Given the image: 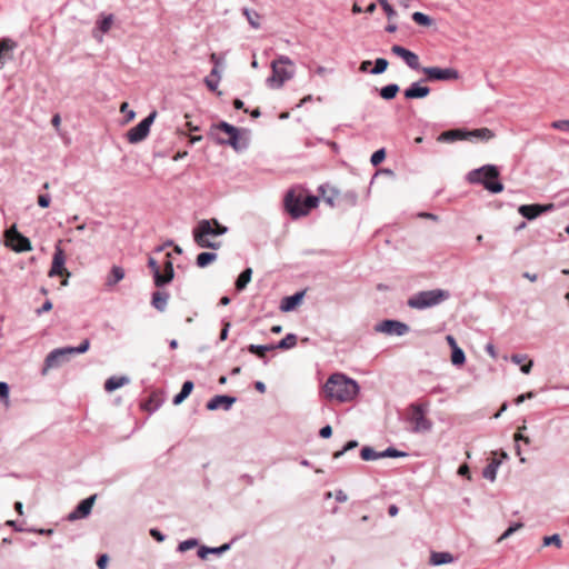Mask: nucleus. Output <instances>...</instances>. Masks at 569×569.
I'll list each match as a JSON object with an SVG mask.
<instances>
[{
  "mask_svg": "<svg viewBox=\"0 0 569 569\" xmlns=\"http://www.w3.org/2000/svg\"><path fill=\"white\" fill-rule=\"evenodd\" d=\"M323 389L329 399L348 402L358 395L359 385L343 373H333L328 378Z\"/></svg>",
  "mask_w": 569,
  "mask_h": 569,
  "instance_id": "f257e3e1",
  "label": "nucleus"
},
{
  "mask_svg": "<svg viewBox=\"0 0 569 569\" xmlns=\"http://www.w3.org/2000/svg\"><path fill=\"white\" fill-rule=\"evenodd\" d=\"M228 231V228L220 224L217 219L200 220L192 231L193 240L200 248L218 249L221 246L220 241H211L208 236H222Z\"/></svg>",
  "mask_w": 569,
  "mask_h": 569,
  "instance_id": "f03ea898",
  "label": "nucleus"
},
{
  "mask_svg": "<svg viewBox=\"0 0 569 569\" xmlns=\"http://www.w3.org/2000/svg\"><path fill=\"white\" fill-rule=\"evenodd\" d=\"M210 134L218 144L231 146L236 151L243 150L248 146L247 141L241 139L240 130L226 121L213 124Z\"/></svg>",
  "mask_w": 569,
  "mask_h": 569,
  "instance_id": "7ed1b4c3",
  "label": "nucleus"
},
{
  "mask_svg": "<svg viewBox=\"0 0 569 569\" xmlns=\"http://www.w3.org/2000/svg\"><path fill=\"white\" fill-rule=\"evenodd\" d=\"M499 170L496 166L486 164L468 173V180L471 183L482 184L488 191L499 193L503 190V184L498 181Z\"/></svg>",
  "mask_w": 569,
  "mask_h": 569,
  "instance_id": "20e7f679",
  "label": "nucleus"
},
{
  "mask_svg": "<svg viewBox=\"0 0 569 569\" xmlns=\"http://www.w3.org/2000/svg\"><path fill=\"white\" fill-rule=\"evenodd\" d=\"M450 297L449 291L443 289H432L419 291L408 299V306L412 309L423 310L438 306Z\"/></svg>",
  "mask_w": 569,
  "mask_h": 569,
  "instance_id": "39448f33",
  "label": "nucleus"
},
{
  "mask_svg": "<svg viewBox=\"0 0 569 569\" xmlns=\"http://www.w3.org/2000/svg\"><path fill=\"white\" fill-rule=\"evenodd\" d=\"M291 64V60L286 56H280L277 60L272 61V74L267 79L268 86L270 88L279 89L287 80L291 79L293 71L286 68V66Z\"/></svg>",
  "mask_w": 569,
  "mask_h": 569,
  "instance_id": "423d86ee",
  "label": "nucleus"
},
{
  "mask_svg": "<svg viewBox=\"0 0 569 569\" xmlns=\"http://www.w3.org/2000/svg\"><path fill=\"white\" fill-rule=\"evenodd\" d=\"M410 421L413 423L412 431L416 433L428 432L432 429V422L426 418L428 403H412L410 406Z\"/></svg>",
  "mask_w": 569,
  "mask_h": 569,
  "instance_id": "0eeeda50",
  "label": "nucleus"
},
{
  "mask_svg": "<svg viewBox=\"0 0 569 569\" xmlns=\"http://www.w3.org/2000/svg\"><path fill=\"white\" fill-rule=\"evenodd\" d=\"M421 72L426 76L421 81H455L460 78L455 68L422 67Z\"/></svg>",
  "mask_w": 569,
  "mask_h": 569,
  "instance_id": "6e6552de",
  "label": "nucleus"
},
{
  "mask_svg": "<svg viewBox=\"0 0 569 569\" xmlns=\"http://www.w3.org/2000/svg\"><path fill=\"white\" fill-rule=\"evenodd\" d=\"M157 116L156 111H152L148 117L141 120L137 126L131 128L127 132V139L130 143H138L147 138L150 131V127Z\"/></svg>",
  "mask_w": 569,
  "mask_h": 569,
  "instance_id": "1a4fd4ad",
  "label": "nucleus"
},
{
  "mask_svg": "<svg viewBox=\"0 0 569 569\" xmlns=\"http://www.w3.org/2000/svg\"><path fill=\"white\" fill-rule=\"evenodd\" d=\"M71 358V350L68 347L58 348L52 350L46 358L42 368V375H46L49 369L61 367L63 363L69 361Z\"/></svg>",
  "mask_w": 569,
  "mask_h": 569,
  "instance_id": "9d476101",
  "label": "nucleus"
},
{
  "mask_svg": "<svg viewBox=\"0 0 569 569\" xmlns=\"http://www.w3.org/2000/svg\"><path fill=\"white\" fill-rule=\"evenodd\" d=\"M6 244L17 252L31 250V242L17 231L14 227L6 231Z\"/></svg>",
  "mask_w": 569,
  "mask_h": 569,
  "instance_id": "9b49d317",
  "label": "nucleus"
},
{
  "mask_svg": "<svg viewBox=\"0 0 569 569\" xmlns=\"http://www.w3.org/2000/svg\"><path fill=\"white\" fill-rule=\"evenodd\" d=\"M375 329L389 336H403L409 332V326L398 320H383Z\"/></svg>",
  "mask_w": 569,
  "mask_h": 569,
  "instance_id": "f8f14e48",
  "label": "nucleus"
},
{
  "mask_svg": "<svg viewBox=\"0 0 569 569\" xmlns=\"http://www.w3.org/2000/svg\"><path fill=\"white\" fill-rule=\"evenodd\" d=\"M391 52L401 58L410 69L421 71L422 67L420 66L419 57L415 52L399 44H393Z\"/></svg>",
  "mask_w": 569,
  "mask_h": 569,
  "instance_id": "ddd939ff",
  "label": "nucleus"
},
{
  "mask_svg": "<svg viewBox=\"0 0 569 569\" xmlns=\"http://www.w3.org/2000/svg\"><path fill=\"white\" fill-rule=\"evenodd\" d=\"M284 207L293 219L306 216V210H302L301 194H296L293 191L286 194Z\"/></svg>",
  "mask_w": 569,
  "mask_h": 569,
  "instance_id": "4468645a",
  "label": "nucleus"
},
{
  "mask_svg": "<svg viewBox=\"0 0 569 569\" xmlns=\"http://www.w3.org/2000/svg\"><path fill=\"white\" fill-rule=\"evenodd\" d=\"M552 209H553L552 203H549V204H522L519 207L518 211L523 218H526L528 220H532V219L537 218L538 216H540L541 213L548 212Z\"/></svg>",
  "mask_w": 569,
  "mask_h": 569,
  "instance_id": "2eb2a0df",
  "label": "nucleus"
},
{
  "mask_svg": "<svg viewBox=\"0 0 569 569\" xmlns=\"http://www.w3.org/2000/svg\"><path fill=\"white\" fill-rule=\"evenodd\" d=\"M96 500V495L88 497L82 500L77 508L68 515V520L74 521L78 519L86 518L90 515L92 506Z\"/></svg>",
  "mask_w": 569,
  "mask_h": 569,
  "instance_id": "dca6fc26",
  "label": "nucleus"
},
{
  "mask_svg": "<svg viewBox=\"0 0 569 569\" xmlns=\"http://www.w3.org/2000/svg\"><path fill=\"white\" fill-rule=\"evenodd\" d=\"M237 401L236 397L227 396V395H217L212 397L206 405L207 409L210 411L222 408L223 410H229L232 405Z\"/></svg>",
  "mask_w": 569,
  "mask_h": 569,
  "instance_id": "f3484780",
  "label": "nucleus"
},
{
  "mask_svg": "<svg viewBox=\"0 0 569 569\" xmlns=\"http://www.w3.org/2000/svg\"><path fill=\"white\" fill-rule=\"evenodd\" d=\"M421 81L412 82L405 91L403 96L408 100L422 99L430 93V88L420 84Z\"/></svg>",
  "mask_w": 569,
  "mask_h": 569,
  "instance_id": "a211bd4d",
  "label": "nucleus"
},
{
  "mask_svg": "<svg viewBox=\"0 0 569 569\" xmlns=\"http://www.w3.org/2000/svg\"><path fill=\"white\" fill-rule=\"evenodd\" d=\"M16 47V42L11 39L7 38L0 41V69L12 58V51Z\"/></svg>",
  "mask_w": 569,
  "mask_h": 569,
  "instance_id": "6ab92c4d",
  "label": "nucleus"
},
{
  "mask_svg": "<svg viewBox=\"0 0 569 569\" xmlns=\"http://www.w3.org/2000/svg\"><path fill=\"white\" fill-rule=\"evenodd\" d=\"M168 257V260L166 262V266H164V273L160 274V277H157V287L158 288H162L163 286L168 284L169 282L172 281L173 277H174V270H173V264L170 260V253L167 254Z\"/></svg>",
  "mask_w": 569,
  "mask_h": 569,
  "instance_id": "aec40b11",
  "label": "nucleus"
},
{
  "mask_svg": "<svg viewBox=\"0 0 569 569\" xmlns=\"http://www.w3.org/2000/svg\"><path fill=\"white\" fill-rule=\"evenodd\" d=\"M169 298L170 296L166 291H154L152 293L151 305L158 311L163 312L167 309Z\"/></svg>",
  "mask_w": 569,
  "mask_h": 569,
  "instance_id": "412c9836",
  "label": "nucleus"
},
{
  "mask_svg": "<svg viewBox=\"0 0 569 569\" xmlns=\"http://www.w3.org/2000/svg\"><path fill=\"white\" fill-rule=\"evenodd\" d=\"M495 137V133L489 128H479L470 131H466V140H482L488 141Z\"/></svg>",
  "mask_w": 569,
  "mask_h": 569,
  "instance_id": "4be33fe9",
  "label": "nucleus"
},
{
  "mask_svg": "<svg viewBox=\"0 0 569 569\" xmlns=\"http://www.w3.org/2000/svg\"><path fill=\"white\" fill-rule=\"evenodd\" d=\"M303 292H297L292 296L284 297L281 301L280 309L281 311L288 312L293 310L302 300Z\"/></svg>",
  "mask_w": 569,
  "mask_h": 569,
  "instance_id": "5701e85b",
  "label": "nucleus"
},
{
  "mask_svg": "<svg viewBox=\"0 0 569 569\" xmlns=\"http://www.w3.org/2000/svg\"><path fill=\"white\" fill-rule=\"evenodd\" d=\"M455 558L450 552L447 551H432L430 555V565L441 566L453 562Z\"/></svg>",
  "mask_w": 569,
  "mask_h": 569,
  "instance_id": "b1692460",
  "label": "nucleus"
},
{
  "mask_svg": "<svg viewBox=\"0 0 569 569\" xmlns=\"http://www.w3.org/2000/svg\"><path fill=\"white\" fill-rule=\"evenodd\" d=\"M64 257L61 250H58L53 256L52 267L50 269L49 276H62L66 271L64 269Z\"/></svg>",
  "mask_w": 569,
  "mask_h": 569,
  "instance_id": "393cba45",
  "label": "nucleus"
},
{
  "mask_svg": "<svg viewBox=\"0 0 569 569\" xmlns=\"http://www.w3.org/2000/svg\"><path fill=\"white\" fill-rule=\"evenodd\" d=\"M438 140L442 141V142H453L456 140H466V131L460 130V129L443 131L439 136Z\"/></svg>",
  "mask_w": 569,
  "mask_h": 569,
  "instance_id": "a878e982",
  "label": "nucleus"
},
{
  "mask_svg": "<svg viewBox=\"0 0 569 569\" xmlns=\"http://www.w3.org/2000/svg\"><path fill=\"white\" fill-rule=\"evenodd\" d=\"M193 387H194V385L192 381H190V380L184 381L180 392L173 397L172 403L174 406L182 403L189 397V395L192 392Z\"/></svg>",
  "mask_w": 569,
  "mask_h": 569,
  "instance_id": "bb28decb",
  "label": "nucleus"
},
{
  "mask_svg": "<svg viewBox=\"0 0 569 569\" xmlns=\"http://www.w3.org/2000/svg\"><path fill=\"white\" fill-rule=\"evenodd\" d=\"M127 383H129V378H127L124 376H122V377L112 376L109 379H107V381L104 382V389L108 392H112Z\"/></svg>",
  "mask_w": 569,
  "mask_h": 569,
  "instance_id": "cd10ccee",
  "label": "nucleus"
},
{
  "mask_svg": "<svg viewBox=\"0 0 569 569\" xmlns=\"http://www.w3.org/2000/svg\"><path fill=\"white\" fill-rule=\"evenodd\" d=\"M242 13L246 17L248 23L253 29H259L261 27V23H260L261 16L256 10H252V9H249V8H243L242 9Z\"/></svg>",
  "mask_w": 569,
  "mask_h": 569,
  "instance_id": "c85d7f7f",
  "label": "nucleus"
},
{
  "mask_svg": "<svg viewBox=\"0 0 569 569\" xmlns=\"http://www.w3.org/2000/svg\"><path fill=\"white\" fill-rule=\"evenodd\" d=\"M500 463H501L500 460L492 459L482 471L483 478L493 482L496 480L497 471H498Z\"/></svg>",
  "mask_w": 569,
  "mask_h": 569,
  "instance_id": "c756f323",
  "label": "nucleus"
},
{
  "mask_svg": "<svg viewBox=\"0 0 569 569\" xmlns=\"http://www.w3.org/2000/svg\"><path fill=\"white\" fill-rule=\"evenodd\" d=\"M399 90L400 88L397 83H390L382 87L379 91V94L385 100H392L397 96Z\"/></svg>",
  "mask_w": 569,
  "mask_h": 569,
  "instance_id": "7c9ffc66",
  "label": "nucleus"
},
{
  "mask_svg": "<svg viewBox=\"0 0 569 569\" xmlns=\"http://www.w3.org/2000/svg\"><path fill=\"white\" fill-rule=\"evenodd\" d=\"M251 276H252V269L251 268L244 269L239 274L238 279L236 280V289L238 291H242L247 287V284L250 282Z\"/></svg>",
  "mask_w": 569,
  "mask_h": 569,
  "instance_id": "2f4dec72",
  "label": "nucleus"
},
{
  "mask_svg": "<svg viewBox=\"0 0 569 569\" xmlns=\"http://www.w3.org/2000/svg\"><path fill=\"white\" fill-rule=\"evenodd\" d=\"M297 336L295 333H287L277 345H273L276 349H291L297 345Z\"/></svg>",
  "mask_w": 569,
  "mask_h": 569,
  "instance_id": "473e14b6",
  "label": "nucleus"
},
{
  "mask_svg": "<svg viewBox=\"0 0 569 569\" xmlns=\"http://www.w3.org/2000/svg\"><path fill=\"white\" fill-rule=\"evenodd\" d=\"M218 256L217 253L214 252H201L197 256V266L199 268H204L207 267L208 264H210L211 262H213L214 260H217Z\"/></svg>",
  "mask_w": 569,
  "mask_h": 569,
  "instance_id": "72a5a7b5",
  "label": "nucleus"
},
{
  "mask_svg": "<svg viewBox=\"0 0 569 569\" xmlns=\"http://www.w3.org/2000/svg\"><path fill=\"white\" fill-rule=\"evenodd\" d=\"M124 278V270L119 266L111 268L110 277L108 278L107 284L113 286Z\"/></svg>",
  "mask_w": 569,
  "mask_h": 569,
  "instance_id": "f704fd0d",
  "label": "nucleus"
},
{
  "mask_svg": "<svg viewBox=\"0 0 569 569\" xmlns=\"http://www.w3.org/2000/svg\"><path fill=\"white\" fill-rule=\"evenodd\" d=\"M276 349L273 345H250L248 346V351L257 355L260 358H264L267 351H271Z\"/></svg>",
  "mask_w": 569,
  "mask_h": 569,
  "instance_id": "c9c22d12",
  "label": "nucleus"
},
{
  "mask_svg": "<svg viewBox=\"0 0 569 569\" xmlns=\"http://www.w3.org/2000/svg\"><path fill=\"white\" fill-rule=\"evenodd\" d=\"M302 210H306V214H308L312 209H315L319 203V198L316 196H301Z\"/></svg>",
  "mask_w": 569,
  "mask_h": 569,
  "instance_id": "e433bc0d",
  "label": "nucleus"
},
{
  "mask_svg": "<svg viewBox=\"0 0 569 569\" xmlns=\"http://www.w3.org/2000/svg\"><path fill=\"white\" fill-rule=\"evenodd\" d=\"M360 457L366 461L377 460L381 458L380 452L376 451L373 448L368 446L361 449Z\"/></svg>",
  "mask_w": 569,
  "mask_h": 569,
  "instance_id": "4c0bfd02",
  "label": "nucleus"
},
{
  "mask_svg": "<svg viewBox=\"0 0 569 569\" xmlns=\"http://www.w3.org/2000/svg\"><path fill=\"white\" fill-rule=\"evenodd\" d=\"M389 66V62L385 58H378L375 61V67L369 71L371 74H381L383 73Z\"/></svg>",
  "mask_w": 569,
  "mask_h": 569,
  "instance_id": "58836bf2",
  "label": "nucleus"
},
{
  "mask_svg": "<svg viewBox=\"0 0 569 569\" xmlns=\"http://www.w3.org/2000/svg\"><path fill=\"white\" fill-rule=\"evenodd\" d=\"M412 20L416 23L423 26V27H430L432 24V19L429 16H427L422 12H419V11H417L412 14Z\"/></svg>",
  "mask_w": 569,
  "mask_h": 569,
  "instance_id": "ea45409f",
  "label": "nucleus"
},
{
  "mask_svg": "<svg viewBox=\"0 0 569 569\" xmlns=\"http://www.w3.org/2000/svg\"><path fill=\"white\" fill-rule=\"evenodd\" d=\"M466 361V356H465V352L461 348H455L452 349V353H451V362L452 365L455 366H461L463 365Z\"/></svg>",
  "mask_w": 569,
  "mask_h": 569,
  "instance_id": "a19ab883",
  "label": "nucleus"
},
{
  "mask_svg": "<svg viewBox=\"0 0 569 569\" xmlns=\"http://www.w3.org/2000/svg\"><path fill=\"white\" fill-rule=\"evenodd\" d=\"M408 453L405 451H400L396 448L389 447L383 451H380L381 458H399V457H406Z\"/></svg>",
  "mask_w": 569,
  "mask_h": 569,
  "instance_id": "79ce46f5",
  "label": "nucleus"
},
{
  "mask_svg": "<svg viewBox=\"0 0 569 569\" xmlns=\"http://www.w3.org/2000/svg\"><path fill=\"white\" fill-rule=\"evenodd\" d=\"M90 341L89 339H84L78 347H68L69 350H71V356L84 353L89 350Z\"/></svg>",
  "mask_w": 569,
  "mask_h": 569,
  "instance_id": "37998d69",
  "label": "nucleus"
},
{
  "mask_svg": "<svg viewBox=\"0 0 569 569\" xmlns=\"http://www.w3.org/2000/svg\"><path fill=\"white\" fill-rule=\"evenodd\" d=\"M198 546V540L197 539H188V540H184V541H181L179 545H178V551L180 552H184L187 550H190L194 547Z\"/></svg>",
  "mask_w": 569,
  "mask_h": 569,
  "instance_id": "c03bdc74",
  "label": "nucleus"
},
{
  "mask_svg": "<svg viewBox=\"0 0 569 569\" xmlns=\"http://www.w3.org/2000/svg\"><path fill=\"white\" fill-rule=\"evenodd\" d=\"M357 447H358V441H357V440H350V441H348V442L345 445V447H343L341 450L336 451V452L333 453V458H335V459H338V458H340L341 456H343V455H345V452H347V451H349V450H351V449H355V448H357Z\"/></svg>",
  "mask_w": 569,
  "mask_h": 569,
  "instance_id": "a18cd8bd",
  "label": "nucleus"
},
{
  "mask_svg": "<svg viewBox=\"0 0 569 569\" xmlns=\"http://www.w3.org/2000/svg\"><path fill=\"white\" fill-rule=\"evenodd\" d=\"M385 158H386V151L383 148H381L372 153L370 161H371L372 166L376 167V166L380 164L385 160Z\"/></svg>",
  "mask_w": 569,
  "mask_h": 569,
  "instance_id": "49530a36",
  "label": "nucleus"
},
{
  "mask_svg": "<svg viewBox=\"0 0 569 569\" xmlns=\"http://www.w3.org/2000/svg\"><path fill=\"white\" fill-rule=\"evenodd\" d=\"M379 3L382 7L383 11L386 12L388 19H392L397 16L396 10L387 0H379Z\"/></svg>",
  "mask_w": 569,
  "mask_h": 569,
  "instance_id": "de8ad7c7",
  "label": "nucleus"
},
{
  "mask_svg": "<svg viewBox=\"0 0 569 569\" xmlns=\"http://www.w3.org/2000/svg\"><path fill=\"white\" fill-rule=\"evenodd\" d=\"M148 267L151 269L153 273L154 284L157 286V277H160L161 272L158 262L152 257H150L148 260Z\"/></svg>",
  "mask_w": 569,
  "mask_h": 569,
  "instance_id": "09e8293b",
  "label": "nucleus"
},
{
  "mask_svg": "<svg viewBox=\"0 0 569 569\" xmlns=\"http://www.w3.org/2000/svg\"><path fill=\"white\" fill-rule=\"evenodd\" d=\"M543 545L545 546H550V545H555L556 547L560 548L561 547V539H560V536L559 535H552V536H546L543 538Z\"/></svg>",
  "mask_w": 569,
  "mask_h": 569,
  "instance_id": "8fccbe9b",
  "label": "nucleus"
},
{
  "mask_svg": "<svg viewBox=\"0 0 569 569\" xmlns=\"http://www.w3.org/2000/svg\"><path fill=\"white\" fill-rule=\"evenodd\" d=\"M111 24H112V16H108L106 18H103L100 23H99V29L106 33L110 30L111 28Z\"/></svg>",
  "mask_w": 569,
  "mask_h": 569,
  "instance_id": "3c124183",
  "label": "nucleus"
},
{
  "mask_svg": "<svg viewBox=\"0 0 569 569\" xmlns=\"http://www.w3.org/2000/svg\"><path fill=\"white\" fill-rule=\"evenodd\" d=\"M522 527V523L518 522V523H515L512 526H510L502 535L501 537L499 538V540H503V539H507L508 537H510L513 532H516L518 529H520Z\"/></svg>",
  "mask_w": 569,
  "mask_h": 569,
  "instance_id": "603ef678",
  "label": "nucleus"
},
{
  "mask_svg": "<svg viewBox=\"0 0 569 569\" xmlns=\"http://www.w3.org/2000/svg\"><path fill=\"white\" fill-rule=\"evenodd\" d=\"M219 81H220V77H218V79H213L211 77L204 78V83L208 87V89L211 91H216L218 89Z\"/></svg>",
  "mask_w": 569,
  "mask_h": 569,
  "instance_id": "864d4df0",
  "label": "nucleus"
},
{
  "mask_svg": "<svg viewBox=\"0 0 569 569\" xmlns=\"http://www.w3.org/2000/svg\"><path fill=\"white\" fill-rule=\"evenodd\" d=\"M552 128L561 131H569V120H558L552 122Z\"/></svg>",
  "mask_w": 569,
  "mask_h": 569,
  "instance_id": "5fc2aeb1",
  "label": "nucleus"
},
{
  "mask_svg": "<svg viewBox=\"0 0 569 569\" xmlns=\"http://www.w3.org/2000/svg\"><path fill=\"white\" fill-rule=\"evenodd\" d=\"M526 426H522L518 429V432L515 433V441H523L525 443H530V439L522 435L521 430H525Z\"/></svg>",
  "mask_w": 569,
  "mask_h": 569,
  "instance_id": "6e6d98bb",
  "label": "nucleus"
},
{
  "mask_svg": "<svg viewBox=\"0 0 569 569\" xmlns=\"http://www.w3.org/2000/svg\"><path fill=\"white\" fill-rule=\"evenodd\" d=\"M230 548V545L229 543H224L220 547H210V553L212 555H222L223 552H226L227 550H229Z\"/></svg>",
  "mask_w": 569,
  "mask_h": 569,
  "instance_id": "4d7b16f0",
  "label": "nucleus"
},
{
  "mask_svg": "<svg viewBox=\"0 0 569 569\" xmlns=\"http://www.w3.org/2000/svg\"><path fill=\"white\" fill-rule=\"evenodd\" d=\"M51 198L49 194H41L38 197V206L42 208H48L50 204Z\"/></svg>",
  "mask_w": 569,
  "mask_h": 569,
  "instance_id": "13d9d810",
  "label": "nucleus"
},
{
  "mask_svg": "<svg viewBox=\"0 0 569 569\" xmlns=\"http://www.w3.org/2000/svg\"><path fill=\"white\" fill-rule=\"evenodd\" d=\"M535 397V393L532 391H529L527 393H522L520 396H518L516 399H515V403L516 405H520L526 399H531Z\"/></svg>",
  "mask_w": 569,
  "mask_h": 569,
  "instance_id": "bf43d9fd",
  "label": "nucleus"
},
{
  "mask_svg": "<svg viewBox=\"0 0 569 569\" xmlns=\"http://www.w3.org/2000/svg\"><path fill=\"white\" fill-rule=\"evenodd\" d=\"M9 396V386L7 382L0 381V398L7 399Z\"/></svg>",
  "mask_w": 569,
  "mask_h": 569,
  "instance_id": "052dcab7",
  "label": "nucleus"
},
{
  "mask_svg": "<svg viewBox=\"0 0 569 569\" xmlns=\"http://www.w3.org/2000/svg\"><path fill=\"white\" fill-rule=\"evenodd\" d=\"M332 435V428L331 426L327 425L325 427H322L319 431V436L321 438H329L330 436Z\"/></svg>",
  "mask_w": 569,
  "mask_h": 569,
  "instance_id": "680f3d73",
  "label": "nucleus"
},
{
  "mask_svg": "<svg viewBox=\"0 0 569 569\" xmlns=\"http://www.w3.org/2000/svg\"><path fill=\"white\" fill-rule=\"evenodd\" d=\"M230 326L231 325L228 321L223 323V328L221 329L220 337H219L221 341L227 340Z\"/></svg>",
  "mask_w": 569,
  "mask_h": 569,
  "instance_id": "e2e57ef3",
  "label": "nucleus"
},
{
  "mask_svg": "<svg viewBox=\"0 0 569 569\" xmlns=\"http://www.w3.org/2000/svg\"><path fill=\"white\" fill-rule=\"evenodd\" d=\"M109 561V558L107 555H101L97 561V566L99 569H106L107 568V563Z\"/></svg>",
  "mask_w": 569,
  "mask_h": 569,
  "instance_id": "0e129e2a",
  "label": "nucleus"
},
{
  "mask_svg": "<svg viewBox=\"0 0 569 569\" xmlns=\"http://www.w3.org/2000/svg\"><path fill=\"white\" fill-rule=\"evenodd\" d=\"M150 535L159 542L163 541L166 539V536L160 532L158 529H151Z\"/></svg>",
  "mask_w": 569,
  "mask_h": 569,
  "instance_id": "69168bd1",
  "label": "nucleus"
},
{
  "mask_svg": "<svg viewBox=\"0 0 569 569\" xmlns=\"http://www.w3.org/2000/svg\"><path fill=\"white\" fill-rule=\"evenodd\" d=\"M52 309V303L50 300H46V302L40 307L38 308V315L42 313V312H47L49 310Z\"/></svg>",
  "mask_w": 569,
  "mask_h": 569,
  "instance_id": "338daca9",
  "label": "nucleus"
},
{
  "mask_svg": "<svg viewBox=\"0 0 569 569\" xmlns=\"http://www.w3.org/2000/svg\"><path fill=\"white\" fill-rule=\"evenodd\" d=\"M210 553V547H200L198 550V556L201 559H204Z\"/></svg>",
  "mask_w": 569,
  "mask_h": 569,
  "instance_id": "774afa93",
  "label": "nucleus"
}]
</instances>
